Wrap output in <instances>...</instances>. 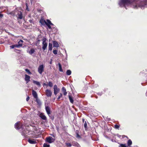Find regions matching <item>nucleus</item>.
Segmentation results:
<instances>
[{
    "mask_svg": "<svg viewBox=\"0 0 147 147\" xmlns=\"http://www.w3.org/2000/svg\"><path fill=\"white\" fill-rule=\"evenodd\" d=\"M119 5L121 7H124L127 9V6H131L134 9L140 7L143 9L147 7V1H120Z\"/></svg>",
    "mask_w": 147,
    "mask_h": 147,
    "instance_id": "nucleus-1",
    "label": "nucleus"
},
{
    "mask_svg": "<svg viewBox=\"0 0 147 147\" xmlns=\"http://www.w3.org/2000/svg\"><path fill=\"white\" fill-rule=\"evenodd\" d=\"M24 125L20 122H18L15 124V127L17 129H19L21 128L22 130L21 132L22 135L24 136L25 138H27L28 137V136H31L33 135V132L31 130H29L28 125L27 127L25 126V129H24Z\"/></svg>",
    "mask_w": 147,
    "mask_h": 147,
    "instance_id": "nucleus-2",
    "label": "nucleus"
},
{
    "mask_svg": "<svg viewBox=\"0 0 147 147\" xmlns=\"http://www.w3.org/2000/svg\"><path fill=\"white\" fill-rule=\"evenodd\" d=\"M14 14L18 16H17L18 18L20 19H22V14L21 11L16 10H15Z\"/></svg>",
    "mask_w": 147,
    "mask_h": 147,
    "instance_id": "nucleus-3",
    "label": "nucleus"
},
{
    "mask_svg": "<svg viewBox=\"0 0 147 147\" xmlns=\"http://www.w3.org/2000/svg\"><path fill=\"white\" fill-rule=\"evenodd\" d=\"M46 141L49 143H51L55 141V139L51 136L47 137L46 139Z\"/></svg>",
    "mask_w": 147,
    "mask_h": 147,
    "instance_id": "nucleus-4",
    "label": "nucleus"
},
{
    "mask_svg": "<svg viewBox=\"0 0 147 147\" xmlns=\"http://www.w3.org/2000/svg\"><path fill=\"white\" fill-rule=\"evenodd\" d=\"M44 67L43 65H40L38 68V71L40 74H42V72L44 71Z\"/></svg>",
    "mask_w": 147,
    "mask_h": 147,
    "instance_id": "nucleus-5",
    "label": "nucleus"
},
{
    "mask_svg": "<svg viewBox=\"0 0 147 147\" xmlns=\"http://www.w3.org/2000/svg\"><path fill=\"white\" fill-rule=\"evenodd\" d=\"M54 93L55 95H56L60 91V89L57 87L56 85H55L54 86Z\"/></svg>",
    "mask_w": 147,
    "mask_h": 147,
    "instance_id": "nucleus-6",
    "label": "nucleus"
},
{
    "mask_svg": "<svg viewBox=\"0 0 147 147\" xmlns=\"http://www.w3.org/2000/svg\"><path fill=\"white\" fill-rule=\"evenodd\" d=\"M47 22H45V24L49 29H51V25L53 26V28H55L53 27L54 25L53 24L51 23V22L49 20H47Z\"/></svg>",
    "mask_w": 147,
    "mask_h": 147,
    "instance_id": "nucleus-7",
    "label": "nucleus"
},
{
    "mask_svg": "<svg viewBox=\"0 0 147 147\" xmlns=\"http://www.w3.org/2000/svg\"><path fill=\"white\" fill-rule=\"evenodd\" d=\"M46 94L48 97H51L52 94V92L49 89H47L45 91Z\"/></svg>",
    "mask_w": 147,
    "mask_h": 147,
    "instance_id": "nucleus-8",
    "label": "nucleus"
},
{
    "mask_svg": "<svg viewBox=\"0 0 147 147\" xmlns=\"http://www.w3.org/2000/svg\"><path fill=\"white\" fill-rule=\"evenodd\" d=\"M69 98V100L70 102L73 104L74 102L73 98L72 96V95L71 94L69 93L68 95Z\"/></svg>",
    "mask_w": 147,
    "mask_h": 147,
    "instance_id": "nucleus-9",
    "label": "nucleus"
},
{
    "mask_svg": "<svg viewBox=\"0 0 147 147\" xmlns=\"http://www.w3.org/2000/svg\"><path fill=\"white\" fill-rule=\"evenodd\" d=\"M30 76L27 74L25 75V80L26 82V83H28L30 81Z\"/></svg>",
    "mask_w": 147,
    "mask_h": 147,
    "instance_id": "nucleus-10",
    "label": "nucleus"
},
{
    "mask_svg": "<svg viewBox=\"0 0 147 147\" xmlns=\"http://www.w3.org/2000/svg\"><path fill=\"white\" fill-rule=\"evenodd\" d=\"M61 90L62 92L63 93V94L64 96H66L67 94V92H66V90L65 88L64 87H63L62 89Z\"/></svg>",
    "mask_w": 147,
    "mask_h": 147,
    "instance_id": "nucleus-11",
    "label": "nucleus"
},
{
    "mask_svg": "<svg viewBox=\"0 0 147 147\" xmlns=\"http://www.w3.org/2000/svg\"><path fill=\"white\" fill-rule=\"evenodd\" d=\"M53 46L54 47H58L59 46V45L58 42L56 41H54L53 42Z\"/></svg>",
    "mask_w": 147,
    "mask_h": 147,
    "instance_id": "nucleus-12",
    "label": "nucleus"
},
{
    "mask_svg": "<svg viewBox=\"0 0 147 147\" xmlns=\"http://www.w3.org/2000/svg\"><path fill=\"white\" fill-rule=\"evenodd\" d=\"M45 109L46 112L48 115L50 114V109L48 106L45 107Z\"/></svg>",
    "mask_w": 147,
    "mask_h": 147,
    "instance_id": "nucleus-13",
    "label": "nucleus"
},
{
    "mask_svg": "<svg viewBox=\"0 0 147 147\" xmlns=\"http://www.w3.org/2000/svg\"><path fill=\"white\" fill-rule=\"evenodd\" d=\"M28 142L31 144H35L36 143V141L34 139L31 140L30 139L28 140Z\"/></svg>",
    "mask_w": 147,
    "mask_h": 147,
    "instance_id": "nucleus-14",
    "label": "nucleus"
},
{
    "mask_svg": "<svg viewBox=\"0 0 147 147\" xmlns=\"http://www.w3.org/2000/svg\"><path fill=\"white\" fill-rule=\"evenodd\" d=\"M72 145L73 146L76 147H80V145L77 142H72Z\"/></svg>",
    "mask_w": 147,
    "mask_h": 147,
    "instance_id": "nucleus-15",
    "label": "nucleus"
},
{
    "mask_svg": "<svg viewBox=\"0 0 147 147\" xmlns=\"http://www.w3.org/2000/svg\"><path fill=\"white\" fill-rule=\"evenodd\" d=\"M32 94L34 98H38V96L37 93L34 90H33L32 91Z\"/></svg>",
    "mask_w": 147,
    "mask_h": 147,
    "instance_id": "nucleus-16",
    "label": "nucleus"
},
{
    "mask_svg": "<svg viewBox=\"0 0 147 147\" xmlns=\"http://www.w3.org/2000/svg\"><path fill=\"white\" fill-rule=\"evenodd\" d=\"M42 49L43 51H45L47 48V43H42Z\"/></svg>",
    "mask_w": 147,
    "mask_h": 147,
    "instance_id": "nucleus-17",
    "label": "nucleus"
},
{
    "mask_svg": "<svg viewBox=\"0 0 147 147\" xmlns=\"http://www.w3.org/2000/svg\"><path fill=\"white\" fill-rule=\"evenodd\" d=\"M40 117L42 119L45 121L47 120V117L43 114L41 113L40 116Z\"/></svg>",
    "mask_w": 147,
    "mask_h": 147,
    "instance_id": "nucleus-18",
    "label": "nucleus"
},
{
    "mask_svg": "<svg viewBox=\"0 0 147 147\" xmlns=\"http://www.w3.org/2000/svg\"><path fill=\"white\" fill-rule=\"evenodd\" d=\"M33 83L36 84L37 85L39 86H40V83L38 81H35V80H33Z\"/></svg>",
    "mask_w": 147,
    "mask_h": 147,
    "instance_id": "nucleus-19",
    "label": "nucleus"
},
{
    "mask_svg": "<svg viewBox=\"0 0 147 147\" xmlns=\"http://www.w3.org/2000/svg\"><path fill=\"white\" fill-rule=\"evenodd\" d=\"M58 65H59V71L61 72H63V70L62 68V66L61 64L60 63H59L58 64Z\"/></svg>",
    "mask_w": 147,
    "mask_h": 147,
    "instance_id": "nucleus-20",
    "label": "nucleus"
},
{
    "mask_svg": "<svg viewBox=\"0 0 147 147\" xmlns=\"http://www.w3.org/2000/svg\"><path fill=\"white\" fill-rule=\"evenodd\" d=\"M52 45L51 43H49V44L48 49L49 50L51 51L52 50Z\"/></svg>",
    "mask_w": 147,
    "mask_h": 147,
    "instance_id": "nucleus-21",
    "label": "nucleus"
},
{
    "mask_svg": "<svg viewBox=\"0 0 147 147\" xmlns=\"http://www.w3.org/2000/svg\"><path fill=\"white\" fill-rule=\"evenodd\" d=\"M35 51V50L33 49H32L29 51V53L31 55H32V54H33Z\"/></svg>",
    "mask_w": 147,
    "mask_h": 147,
    "instance_id": "nucleus-22",
    "label": "nucleus"
},
{
    "mask_svg": "<svg viewBox=\"0 0 147 147\" xmlns=\"http://www.w3.org/2000/svg\"><path fill=\"white\" fill-rule=\"evenodd\" d=\"M132 142L131 140H129L127 142V144L128 146H130L132 144Z\"/></svg>",
    "mask_w": 147,
    "mask_h": 147,
    "instance_id": "nucleus-23",
    "label": "nucleus"
},
{
    "mask_svg": "<svg viewBox=\"0 0 147 147\" xmlns=\"http://www.w3.org/2000/svg\"><path fill=\"white\" fill-rule=\"evenodd\" d=\"M71 71L70 70H68L66 71V74L68 76L70 75L71 74Z\"/></svg>",
    "mask_w": 147,
    "mask_h": 147,
    "instance_id": "nucleus-24",
    "label": "nucleus"
},
{
    "mask_svg": "<svg viewBox=\"0 0 147 147\" xmlns=\"http://www.w3.org/2000/svg\"><path fill=\"white\" fill-rule=\"evenodd\" d=\"M36 102H37V103L38 104V105H41V102L40 100L38 99V98H36Z\"/></svg>",
    "mask_w": 147,
    "mask_h": 147,
    "instance_id": "nucleus-25",
    "label": "nucleus"
},
{
    "mask_svg": "<svg viewBox=\"0 0 147 147\" xmlns=\"http://www.w3.org/2000/svg\"><path fill=\"white\" fill-rule=\"evenodd\" d=\"M48 86H49L50 87H52L53 86V84L52 83L51 81L49 82L48 84Z\"/></svg>",
    "mask_w": 147,
    "mask_h": 147,
    "instance_id": "nucleus-26",
    "label": "nucleus"
},
{
    "mask_svg": "<svg viewBox=\"0 0 147 147\" xmlns=\"http://www.w3.org/2000/svg\"><path fill=\"white\" fill-rule=\"evenodd\" d=\"M23 42V41L22 40H20L18 42V45H21V47H22V43Z\"/></svg>",
    "mask_w": 147,
    "mask_h": 147,
    "instance_id": "nucleus-27",
    "label": "nucleus"
},
{
    "mask_svg": "<svg viewBox=\"0 0 147 147\" xmlns=\"http://www.w3.org/2000/svg\"><path fill=\"white\" fill-rule=\"evenodd\" d=\"M43 147H49L50 145L48 144L45 143L44 144Z\"/></svg>",
    "mask_w": 147,
    "mask_h": 147,
    "instance_id": "nucleus-28",
    "label": "nucleus"
},
{
    "mask_svg": "<svg viewBox=\"0 0 147 147\" xmlns=\"http://www.w3.org/2000/svg\"><path fill=\"white\" fill-rule=\"evenodd\" d=\"M46 22L43 19H41L40 21V22L42 24H43L44 23H45Z\"/></svg>",
    "mask_w": 147,
    "mask_h": 147,
    "instance_id": "nucleus-29",
    "label": "nucleus"
},
{
    "mask_svg": "<svg viewBox=\"0 0 147 147\" xmlns=\"http://www.w3.org/2000/svg\"><path fill=\"white\" fill-rule=\"evenodd\" d=\"M25 70L28 73V74L31 75L32 74V73L30 72L28 69H25Z\"/></svg>",
    "mask_w": 147,
    "mask_h": 147,
    "instance_id": "nucleus-30",
    "label": "nucleus"
},
{
    "mask_svg": "<svg viewBox=\"0 0 147 147\" xmlns=\"http://www.w3.org/2000/svg\"><path fill=\"white\" fill-rule=\"evenodd\" d=\"M21 44H20V45L16 44V45H14L15 47H17L18 48H20V47H21Z\"/></svg>",
    "mask_w": 147,
    "mask_h": 147,
    "instance_id": "nucleus-31",
    "label": "nucleus"
},
{
    "mask_svg": "<svg viewBox=\"0 0 147 147\" xmlns=\"http://www.w3.org/2000/svg\"><path fill=\"white\" fill-rule=\"evenodd\" d=\"M65 144L67 146L71 147L72 145V144L68 142L65 143Z\"/></svg>",
    "mask_w": 147,
    "mask_h": 147,
    "instance_id": "nucleus-32",
    "label": "nucleus"
},
{
    "mask_svg": "<svg viewBox=\"0 0 147 147\" xmlns=\"http://www.w3.org/2000/svg\"><path fill=\"white\" fill-rule=\"evenodd\" d=\"M119 147H127L126 146V145L125 144H121L119 146Z\"/></svg>",
    "mask_w": 147,
    "mask_h": 147,
    "instance_id": "nucleus-33",
    "label": "nucleus"
},
{
    "mask_svg": "<svg viewBox=\"0 0 147 147\" xmlns=\"http://www.w3.org/2000/svg\"><path fill=\"white\" fill-rule=\"evenodd\" d=\"M84 126L85 128L86 129L87 127V123L86 121H85L84 124Z\"/></svg>",
    "mask_w": 147,
    "mask_h": 147,
    "instance_id": "nucleus-34",
    "label": "nucleus"
},
{
    "mask_svg": "<svg viewBox=\"0 0 147 147\" xmlns=\"http://www.w3.org/2000/svg\"><path fill=\"white\" fill-rule=\"evenodd\" d=\"M40 41V40H38L36 41L35 42V45L36 46H37L39 44Z\"/></svg>",
    "mask_w": 147,
    "mask_h": 147,
    "instance_id": "nucleus-35",
    "label": "nucleus"
},
{
    "mask_svg": "<svg viewBox=\"0 0 147 147\" xmlns=\"http://www.w3.org/2000/svg\"><path fill=\"white\" fill-rule=\"evenodd\" d=\"M62 96V93H60L59 96L58 97L57 99L59 100V99Z\"/></svg>",
    "mask_w": 147,
    "mask_h": 147,
    "instance_id": "nucleus-36",
    "label": "nucleus"
},
{
    "mask_svg": "<svg viewBox=\"0 0 147 147\" xmlns=\"http://www.w3.org/2000/svg\"><path fill=\"white\" fill-rule=\"evenodd\" d=\"M53 53L55 55H56L57 53V50H54L53 51Z\"/></svg>",
    "mask_w": 147,
    "mask_h": 147,
    "instance_id": "nucleus-37",
    "label": "nucleus"
},
{
    "mask_svg": "<svg viewBox=\"0 0 147 147\" xmlns=\"http://www.w3.org/2000/svg\"><path fill=\"white\" fill-rule=\"evenodd\" d=\"M46 38H43V39H42V41H43V42H42V43H46Z\"/></svg>",
    "mask_w": 147,
    "mask_h": 147,
    "instance_id": "nucleus-38",
    "label": "nucleus"
},
{
    "mask_svg": "<svg viewBox=\"0 0 147 147\" xmlns=\"http://www.w3.org/2000/svg\"><path fill=\"white\" fill-rule=\"evenodd\" d=\"M26 10H27L28 11H29V9H28V3H26Z\"/></svg>",
    "mask_w": 147,
    "mask_h": 147,
    "instance_id": "nucleus-39",
    "label": "nucleus"
},
{
    "mask_svg": "<svg viewBox=\"0 0 147 147\" xmlns=\"http://www.w3.org/2000/svg\"><path fill=\"white\" fill-rule=\"evenodd\" d=\"M76 137L78 138H80V135H79L78 133H77V132H76Z\"/></svg>",
    "mask_w": 147,
    "mask_h": 147,
    "instance_id": "nucleus-40",
    "label": "nucleus"
},
{
    "mask_svg": "<svg viewBox=\"0 0 147 147\" xmlns=\"http://www.w3.org/2000/svg\"><path fill=\"white\" fill-rule=\"evenodd\" d=\"M115 127L116 129H118L119 127V126L117 125H115Z\"/></svg>",
    "mask_w": 147,
    "mask_h": 147,
    "instance_id": "nucleus-41",
    "label": "nucleus"
},
{
    "mask_svg": "<svg viewBox=\"0 0 147 147\" xmlns=\"http://www.w3.org/2000/svg\"><path fill=\"white\" fill-rule=\"evenodd\" d=\"M10 47L11 49H13L15 47L14 45L10 46Z\"/></svg>",
    "mask_w": 147,
    "mask_h": 147,
    "instance_id": "nucleus-42",
    "label": "nucleus"
},
{
    "mask_svg": "<svg viewBox=\"0 0 147 147\" xmlns=\"http://www.w3.org/2000/svg\"><path fill=\"white\" fill-rule=\"evenodd\" d=\"M29 22L30 23H33V19H31L29 20Z\"/></svg>",
    "mask_w": 147,
    "mask_h": 147,
    "instance_id": "nucleus-43",
    "label": "nucleus"
},
{
    "mask_svg": "<svg viewBox=\"0 0 147 147\" xmlns=\"http://www.w3.org/2000/svg\"><path fill=\"white\" fill-rule=\"evenodd\" d=\"M43 86H48V84H46L45 83H44L43 84Z\"/></svg>",
    "mask_w": 147,
    "mask_h": 147,
    "instance_id": "nucleus-44",
    "label": "nucleus"
},
{
    "mask_svg": "<svg viewBox=\"0 0 147 147\" xmlns=\"http://www.w3.org/2000/svg\"><path fill=\"white\" fill-rule=\"evenodd\" d=\"M98 94V95H100V96H101L102 94V92H98L97 93Z\"/></svg>",
    "mask_w": 147,
    "mask_h": 147,
    "instance_id": "nucleus-45",
    "label": "nucleus"
},
{
    "mask_svg": "<svg viewBox=\"0 0 147 147\" xmlns=\"http://www.w3.org/2000/svg\"><path fill=\"white\" fill-rule=\"evenodd\" d=\"M29 99V97L28 96L26 98V100L27 101H28Z\"/></svg>",
    "mask_w": 147,
    "mask_h": 147,
    "instance_id": "nucleus-46",
    "label": "nucleus"
},
{
    "mask_svg": "<svg viewBox=\"0 0 147 147\" xmlns=\"http://www.w3.org/2000/svg\"><path fill=\"white\" fill-rule=\"evenodd\" d=\"M50 135L54 137H55V135L54 134H51Z\"/></svg>",
    "mask_w": 147,
    "mask_h": 147,
    "instance_id": "nucleus-47",
    "label": "nucleus"
},
{
    "mask_svg": "<svg viewBox=\"0 0 147 147\" xmlns=\"http://www.w3.org/2000/svg\"><path fill=\"white\" fill-rule=\"evenodd\" d=\"M3 16V14H1L0 13V18H2Z\"/></svg>",
    "mask_w": 147,
    "mask_h": 147,
    "instance_id": "nucleus-48",
    "label": "nucleus"
},
{
    "mask_svg": "<svg viewBox=\"0 0 147 147\" xmlns=\"http://www.w3.org/2000/svg\"><path fill=\"white\" fill-rule=\"evenodd\" d=\"M52 60L51 59V61L50 62V64H51L52 63Z\"/></svg>",
    "mask_w": 147,
    "mask_h": 147,
    "instance_id": "nucleus-49",
    "label": "nucleus"
},
{
    "mask_svg": "<svg viewBox=\"0 0 147 147\" xmlns=\"http://www.w3.org/2000/svg\"><path fill=\"white\" fill-rule=\"evenodd\" d=\"M82 121H83V122L84 123V119L83 118L82 119Z\"/></svg>",
    "mask_w": 147,
    "mask_h": 147,
    "instance_id": "nucleus-50",
    "label": "nucleus"
},
{
    "mask_svg": "<svg viewBox=\"0 0 147 147\" xmlns=\"http://www.w3.org/2000/svg\"><path fill=\"white\" fill-rule=\"evenodd\" d=\"M65 53L66 54V55H67L66 51L65 50Z\"/></svg>",
    "mask_w": 147,
    "mask_h": 147,
    "instance_id": "nucleus-51",
    "label": "nucleus"
}]
</instances>
